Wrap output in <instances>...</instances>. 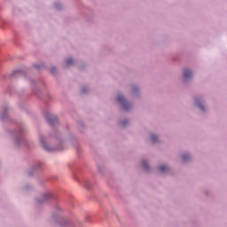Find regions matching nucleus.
Segmentation results:
<instances>
[{"instance_id":"nucleus-1","label":"nucleus","mask_w":227,"mask_h":227,"mask_svg":"<svg viewBox=\"0 0 227 227\" xmlns=\"http://www.w3.org/2000/svg\"><path fill=\"white\" fill-rule=\"evenodd\" d=\"M117 100L118 102L122 104V107L123 109H125V111H129V109L130 108V106L129 105V103H127V101H125V98L123 97V95L120 94L117 97Z\"/></svg>"},{"instance_id":"nucleus-2","label":"nucleus","mask_w":227,"mask_h":227,"mask_svg":"<svg viewBox=\"0 0 227 227\" xmlns=\"http://www.w3.org/2000/svg\"><path fill=\"white\" fill-rule=\"evenodd\" d=\"M46 118L50 125H54V123H58V118L56 116H51V117L47 116Z\"/></svg>"},{"instance_id":"nucleus-3","label":"nucleus","mask_w":227,"mask_h":227,"mask_svg":"<svg viewBox=\"0 0 227 227\" xmlns=\"http://www.w3.org/2000/svg\"><path fill=\"white\" fill-rule=\"evenodd\" d=\"M190 77H192V72L191 70L186 69L184 71V79H189Z\"/></svg>"},{"instance_id":"nucleus-4","label":"nucleus","mask_w":227,"mask_h":227,"mask_svg":"<svg viewBox=\"0 0 227 227\" xmlns=\"http://www.w3.org/2000/svg\"><path fill=\"white\" fill-rule=\"evenodd\" d=\"M195 104H196L197 106L200 107V109L201 111H205V107L203 106H201V103H200V101H198V99H195Z\"/></svg>"},{"instance_id":"nucleus-5","label":"nucleus","mask_w":227,"mask_h":227,"mask_svg":"<svg viewBox=\"0 0 227 227\" xmlns=\"http://www.w3.org/2000/svg\"><path fill=\"white\" fill-rule=\"evenodd\" d=\"M159 169H160V171H161L162 173H164V172L168 171V169H169V168H168V166L162 165V166H160V167L159 168Z\"/></svg>"},{"instance_id":"nucleus-6","label":"nucleus","mask_w":227,"mask_h":227,"mask_svg":"<svg viewBox=\"0 0 227 227\" xmlns=\"http://www.w3.org/2000/svg\"><path fill=\"white\" fill-rule=\"evenodd\" d=\"M151 139H152L153 143H156V141H157V137H156L155 135H152V136H151Z\"/></svg>"},{"instance_id":"nucleus-7","label":"nucleus","mask_w":227,"mask_h":227,"mask_svg":"<svg viewBox=\"0 0 227 227\" xmlns=\"http://www.w3.org/2000/svg\"><path fill=\"white\" fill-rule=\"evenodd\" d=\"M49 198H51V194H49V193L43 196V200H49Z\"/></svg>"},{"instance_id":"nucleus-8","label":"nucleus","mask_w":227,"mask_h":227,"mask_svg":"<svg viewBox=\"0 0 227 227\" xmlns=\"http://www.w3.org/2000/svg\"><path fill=\"white\" fill-rule=\"evenodd\" d=\"M72 63H74V60L72 59H68L67 60V65H72Z\"/></svg>"},{"instance_id":"nucleus-9","label":"nucleus","mask_w":227,"mask_h":227,"mask_svg":"<svg viewBox=\"0 0 227 227\" xmlns=\"http://www.w3.org/2000/svg\"><path fill=\"white\" fill-rule=\"evenodd\" d=\"M189 159V154L183 155V160H187Z\"/></svg>"},{"instance_id":"nucleus-10","label":"nucleus","mask_w":227,"mask_h":227,"mask_svg":"<svg viewBox=\"0 0 227 227\" xmlns=\"http://www.w3.org/2000/svg\"><path fill=\"white\" fill-rule=\"evenodd\" d=\"M144 169H148V165L146 164V161H143Z\"/></svg>"},{"instance_id":"nucleus-11","label":"nucleus","mask_w":227,"mask_h":227,"mask_svg":"<svg viewBox=\"0 0 227 227\" xmlns=\"http://www.w3.org/2000/svg\"><path fill=\"white\" fill-rule=\"evenodd\" d=\"M125 123H127V121H123L121 122V124L122 125V127H125Z\"/></svg>"},{"instance_id":"nucleus-12","label":"nucleus","mask_w":227,"mask_h":227,"mask_svg":"<svg viewBox=\"0 0 227 227\" xmlns=\"http://www.w3.org/2000/svg\"><path fill=\"white\" fill-rule=\"evenodd\" d=\"M43 146L45 150H49V148H47V145L44 143H43Z\"/></svg>"},{"instance_id":"nucleus-13","label":"nucleus","mask_w":227,"mask_h":227,"mask_svg":"<svg viewBox=\"0 0 227 227\" xmlns=\"http://www.w3.org/2000/svg\"><path fill=\"white\" fill-rule=\"evenodd\" d=\"M82 91H83V93H86V90H83Z\"/></svg>"}]
</instances>
